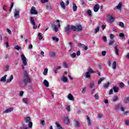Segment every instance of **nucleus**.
I'll list each match as a JSON object with an SVG mask.
<instances>
[{
    "label": "nucleus",
    "mask_w": 129,
    "mask_h": 129,
    "mask_svg": "<svg viewBox=\"0 0 129 129\" xmlns=\"http://www.w3.org/2000/svg\"><path fill=\"white\" fill-rule=\"evenodd\" d=\"M119 87H121V88L124 87V84L122 82L119 83Z\"/></svg>",
    "instance_id": "obj_41"
},
{
    "label": "nucleus",
    "mask_w": 129,
    "mask_h": 129,
    "mask_svg": "<svg viewBox=\"0 0 129 129\" xmlns=\"http://www.w3.org/2000/svg\"><path fill=\"white\" fill-rule=\"evenodd\" d=\"M73 10L74 12L77 11V6H76L75 4H73Z\"/></svg>",
    "instance_id": "obj_26"
},
{
    "label": "nucleus",
    "mask_w": 129,
    "mask_h": 129,
    "mask_svg": "<svg viewBox=\"0 0 129 129\" xmlns=\"http://www.w3.org/2000/svg\"><path fill=\"white\" fill-rule=\"evenodd\" d=\"M23 102L25 103L26 104H27V103H28V99L27 98H23Z\"/></svg>",
    "instance_id": "obj_47"
},
{
    "label": "nucleus",
    "mask_w": 129,
    "mask_h": 129,
    "mask_svg": "<svg viewBox=\"0 0 129 129\" xmlns=\"http://www.w3.org/2000/svg\"><path fill=\"white\" fill-rule=\"evenodd\" d=\"M14 110V108H10L9 109H6L5 111H4V113H9L10 112H12Z\"/></svg>",
    "instance_id": "obj_12"
},
{
    "label": "nucleus",
    "mask_w": 129,
    "mask_h": 129,
    "mask_svg": "<svg viewBox=\"0 0 129 129\" xmlns=\"http://www.w3.org/2000/svg\"><path fill=\"white\" fill-rule=\"evenodd\" d=\"M100 7L99 4H96L93 8V11L95 12V13H97L98 11L99 10Z\"/></svg>",
    "instance_id": "obj_7"
},
{
    "label": "nucleus",
    "mask_w": 129,
    "mask_h": 129,
    "mask_svg": "<svg viewBox=\"0 0 129 129\" xmlns=\"http://www.w3.org/2000/svg\"><path fill=\"white\" fill-rule=\"evenodd\" d=\"M87 121L88 123V125H90L91 124V122L90 121V119L88 116H87Z\"/></svg>",
    "instance_id": "obj_31"
},
{
    "label": "nucleus",
    "mask_w": 129,
    "mask_h": 129,
    "mask_svg": "<svg viewBox=\"0 0 129 129\" xmlns=\"http://www.w3.org/2000/svg\"><path fill=\"white\" fill-rule=\"evenodd\" d=\"M119 25L120 26V27H122V28H123V27H124V24L121 22L119 23Z\"/></svg>",
    "instance_id": "obj_55"
},
{
    "label": "nucleus",
    "mask_w": 129,
    "mask_h": 129,
    "mask_svg": "<svg viewBox=\"0 0 129 129\" xmlns=\"http://www.w3.org/2000/svg\"><path fill=\"white\" fill-rule=\"evenodd\" d=\"M40 123L42 125H45V120H41Z\"/></svg>",
    "instance_id": "obj_62"
},
{
    "label": "nucleus",
    "mask_w": 129,
    "mask_h": 129,
    "mask_svg": "<svg viewBox=\"0 0 129 129\" xmlns=\"http://www.w3.org/2000/svg\"><path fill=\"white\" fill-rule=\"evenodd\" d=\"M94 97H95V99L98 100V99L99 98V95H98V94H96L94 95Z\"/></svg>",
    "instance_id": "obj_52"
},
{
    "label": "nucleus",
    "mask_w": 129,
    "mask_h": 129,
    "mask_svg": "<svg viewBox=\"0 0 129 129\" xmlns=\"http://www.w3.org/2000/svg\"><path fill=\"white\" fill-rule=\"evenodd\" d=\"M119 37L121 38L123 40H125V38H124V34L121 33L119 34Z\"/></svg>",
    "instance_id": "obj_30"
},
{
    "label": "nucleus",
    "mask_w": 129,
    "mask_h": 129,
    "mask_svg": "<svg viewBox=\"0 0 129 129\" xmlns=\"http://www.w3.org/2000/svg\"><path fill=\"white\" fill-rule=\"evenodd\" d=\"M98 32H99V27H97L95 29V34H97Z\"/></svg>",
    "instance_id": "obj_44"
},
{
    "label": "nucleus",
    "mask_w": 129,
    "mask_h": 129,
    "mask_svg": "<svg viewBox=\"0 0 129 129\" xmlns=\"http://www.w3.org/2000/svg\"><path fill=\"white\" fill-rule=\"evenodd\" d=\"M87 73H89L90 74H91L92 73H95V72L93 71V70H92V69L90 68L88 69Z\"/></svg>",
    "instance_id": "obj_25"
},
{
    "label": "nucleus",
    "mask_w": 129,
    "mask_h": 129,
    "mask_svg": "<svg viewBox=\"0 0 129 129\" xmlns=\"http://www.w3.org/2000/svg\"><path fill=\"white\" fill-rule=\"evenodd\" d=\"M103 40L104 41V42H106V41H107V40L106 39V36H103Z\"/></svg>",
    "instance_id": "obj_58"
},
{
    "label": "nucleus",
    "mask_w": 129,
    "mask_h": 129,
    "mask_svg": "<svg viewBox=\"0 0 129 129\" xmlns=\"http://www.w3.org/2000/svg\"><path fill=\"white\" fill-rule=\"evenodd\" d=\"M14 79V76L11 75L9 79L7 80V83H10V82H12V80Z\"/></svg>",
    "instance_id": "obj_21"
},
{
    "label": "nucleus",
    "mask_w": 129,
    "mask_h": 129,
    "mask_svg": "<svg viewBox=\"0 0 129 129\" xmlns=\"http://www.w3.org/2000/svg\"><path fill=\"white\" fill-rule=\"evenodd\" d=\"M83 48L84 49V50H85L86 51V50L88 49V47L86 46H84L83 47Z\"/></svg>",
    "instance_id": "obj_64"
},
{
    "label": "nucleus",
    "mask_w": 129,
    "mask_h": 129,
    "mask_svg": "<svg viewBox=\"0 0 129 129\" xmlns=\"http://www.w3.org/2000/svg\"><path fill=\"white\" fill-rule=\"evenodd\" d=\"M121 7H122V4H121V3H119L118 5L115 7L114 10H115V9L116 10H118V11H121Z\"/></svg>",
    "instance_id": "obj_11"
},
{
    "label": "nucleus",
    "mask_w": 129,
    "mask_h": 129,
    "mask_svg": "<svg viewBox=\"0 0 129 129\" xmlns=\"http://www.w3.org/2000/svg\"><path fill=\"white\" fill-rule=\"evenodd\" d=\"M30 23L32 26H33V29L36 30L37 29V25H36V22H35V20H34V17H31L30 18Z\"/></svg>",
    "instance_id": "obj_3"
},
{
    "label": "nucleus",
    "mask_w": 129,
    "mask_h": 129,
    "mask_svg": "<svg viewBox=\"0 0 129 129\" xmlns=\"http://www.w3.org/2000/svg\"><path fill=\"white\" fill-rule=\"evenodd\" d=\"M38 39H39V40H42V39H43V36H42V35H41V33H38Z\"/></svg>",
    "instance_id": "obj_50"
},
{
    "label": "nucleus",
    "mask_w": 129,
    "mask_h": 129,
    "mask_svg": "<svg viewBox=\"0 0 129 129\" xmlns=\"http://www.w3.org/2000/svg\"><path fill=\"white\" fill-rule=\"evenodd\" d=\"M125 124H126V125H127L128 126H129V120H125Z\"/></svg>",
    "instance_id": "obj_56"
},
{
    "label": "nucleus",
    "mask_w": 129,
    "mask_h": 129,
    "mask_svg": "<svg viewBox=\"0 0 129 129\" xmlns=\"http://www.w3.org/2000/svg\"><path fill=\"white\" fill-rule=\"evenodd\" d=\"M75 122H76V127H79V126H80V123H79V121H78V120H76Z\"/></svg>",
    "instance_id": "obj_35"
},
{
    "label": "nucleus",
    "mask_w": 129,
    "mask_h": 129,
    "mask_svg": "<svg viewBox=\"0 0 129 129\" xmlns=\"http://www.w3.org/2000/svg\"><path fill=\"white\" fill-rule=\"evenodd\" d=\"M49 55L51 56V57H55L56 54L55 52H49Z\"/></svg>",
    "instance_id": "obj_45"
},
{
    "label": "nucleus",
    "mask_w": 129,
    "mask_h": 129,
    "mask_svg": "<svg viewBox=\"0 0 129 129\" xmlns=\"http://www.w3.org/2000/svg\"><path fill=\"white\" fill-rule=\"evenodd\" d=\"M69 45H70V51H71V50H72V47H73V46H72V42H70L69 43Z\"/></svg>",
    "instance_id": "obj_60"
},
{
    "label": "nucleus",
    "mask_w": 129,
    "mask_h": 129,
    "mask_svg": "<svg viewBox=\"0 0 129 129\" xmlns=\"http://www.w3.org/2000/svg\"><path fill=\"white\" fill-rule=\"evenodd\" d=\"M76 31L77 32H81L82 31V26L79 25L76 26Z\"/></svg>",
    "instance_id": "obj_14"
},
{
    "label": "nucleus",
    "mask_w": 129,
    "mask_h": 129,
    "mask_svg": "<svg viewBox=\"0 0 129 129\" xmlns=\"http://www.w3.org/2000/svg\"><path fill=\"white\" fill-rule=\"evenodd\" d=\"M66 109H67L68 112H70V111H71L70 105H67V107H66Z\"/></svg>",
    "instance_id": "obj_40"
},
{
    "label": "nucleus",
    "mask_w": 129,
    "mask_h": 129,
    "mask_svg": "<svg viewBox=\"0 0 129 129\" xmlns=\"http://www.w3.org/2000/svg\"><path fill=\"white\" fill-rule=\"evenodd\" d=\"M51 27L53 29V30L54 32H58V27H57V25H56L55 24H52Z\"/></svg>",
    "instance_id": "obj_13"
},
{
    "label": "nucleus",
    "mask_w": 129,
    "mask_h": 129,
    "mask_svg": "<svg viewBox=\"0 0 129 129\" xmlns=\"http://www.w3.org/2000/svg\"><path fill=\"white\" fill-rule=\"evenodd\" d=\"M113 92V89H111L110 90L109 92V95H111V94H112Z\"/></svg>",
    "instance_id": "obj_57"
},
{
    "label": "nucleus",
    "mask_w": 129,
    "mask_h": 129,
    "mask_svg": "<svg viewBox=\"0 0 129 129\" xmlns=\"http://www.w3.org/2000/svg\"><path fill=\"white\" fill-rule=\"evenodd\" d=\"M51 39H52L53 41H55V42L59 41V38H57L55 37H52Z\"/></svg>",
    "instance_id": "obj_42"
},
{
    "label": "nucleus",
    "mask_w": 129,
    "mask_h": 129,
    "mask_svg": "<svg viewBox=\"0 0 129 129\" xmlns=\"http://www.w3.org/2000/svg\"><path fill=\"white\" fill-rule=\"evenodd\" d=\"M85 78H88L89 79H90L91 78V76H90V74L87 72L85 73Z\"/></svg>",
    "instance_id": "obj_18"
},
{
    "label": "nucleus",
    "mask_w": 129,
    "mask_h": 129,
    "mask_svg": "<svg viewBox=\"0 0 129 129\" xmlns=\"http://www.w3.org/2000/svg\"><path fill=\"white\" fill-rule=\"evenodd\" d=\"M14 17L15 19H19L20 18V11L15 9L14 11Z\"/></svg>",
    "instance_id": "obj_6"
},
{
    "label": "nucleus",
    "mask_w": 129,
    "mask_h": 129,
    "mask_svg": "<svg viewBox=\"0 0 129 129\" xmlns=\"http://www.w3.org/2000/svg\"><path fill=\"white\" fill-rule=\"evenodd\" d=\"M114 38V35L112 34H110V39H113Z\"/></svg>",
    "instance_id": "obj_63"
},
{
    "label": "nucleus",
    "mask_w": 129,
    "mask_h": 129,
    "mask_svg": "<svg viewBox=\"0 0 129 129\" xmlns=\"http://www.w3.org/2000/svg\"><path fill=\"white\" fill-rule=\"evenodd\" d=\"M112 89H113V90H114V92L115 93H116L117 92H118L119 91V89L118 88V87H117L116 86L113 87Z\"/></svg>",
    "instance_id": "obj_23"
},
{
    "label": "nucleus",
    "mask_w": 129,
    "mask_h": 129,
    "mask_svg": "<svg viewBox=\"0 0 129 129\" xmlns=\"http://www.w3.org/2000/svg\"><path fill=\"white\" fill-rule=\"evenodd\" d=\"M112 69L114 70L116 69V61H113L112 64Z\"/></svg>",
    "instance_id": "obj_29"
},
{
    "label": "nucleus",
    "mask_w": 129,
    "mask_h": 129,
    "mask_svg": "<svg viewBox=\"0 0 129 129\" xmlns=\"http://www.w3.org/2000/svg\"><path fill=\"white\" fill-rule=\"evenodd\" d=\"M109 84H110V83H109V82H107V83L106 84H105L103 86V88H107V87H108V86H109Z\"/></svg>",
    "instance_id": "obj_37"
},
{
    "label": "nucleus",
    "mask_w": 129,
    "mask_h": 129,
    "mask_svg": "<svg viewBox=\"0 0 129 129\" xmlns=\"http://www.w3.org/2000/svg\"><path fill=\"white\" fill-rule=\"evenodd\" d=\"M82 93H84L85 92H86V87L82 88Z\"/></svg>",
    "instance_id": "obj_53"
},
{
    "label": "nucleus",
    "mask_w": 129,
    "mask_h": 129,
    "mask_svg": "<svg viewBox=\"0 0 129 129\" xmlns=\"http://www.w3.org/2000/svg\"><path fill=\"white\" fill-rule=\"evenodd\" d=\"M30 14L31 15H38V12L36 10V8L35 7L33 6L31 7Z\"/></svg>",
    "instance_id": "obj_5"
},
{
    "label": "nucleus",
    "mask_w": 129,
    "mask_h": 129,
    "mask_svg": "<svg viewBox=\"0 0 129 129\" xmlns=\"http://www.w3.org/2000/svg\"><path fill=\"white\" fill-rule=\"evenodd\" d=\"M87 14H88L89 16H92V12H91V10H88V11H87Z\"/></svg>",
    "instance_id": "obj_48"
},
{
    "label": "nucleus",
    "mask_w": 129,
    "mask_h": 129,
    "mask_svg": "<svg viewBox=\"0 0 129 129\" xmlns=\"http://www.w3.org/2000/svg\"><path fill=\"white\" fill-rule=\"evenodd\" d=\"M43 84L45 87H49V82L47 80H44L43 81Z\"/></svg>",
    "instance_id": "obj_20"
},
{
    "label": "nucleus",
    "mask_w": 129,
    "mask_h": 129,
    "mask_svg": "<svg viewBox=\"0 0 129 129\" xmlns=\"http://www.w3.org/2000/svg\"><path fill=\"white\" fill-rule=\"evenodd\" d=\"M63 122H64L66 124H68V123H69V118H68V117L67 116L64 118Z\"/></svg>",
    "instance_id": "obj_19"
},
{
    "label": "nucleus",
    "mask_w": 129,
    "mask_h": 129,
    "mask_svg": "<svg viewBox=\"0 0 129 129\" xmlns=\"http://www.w3.org/2000/svg\"><path fill=\"white\" fill-rule=\"evenodd\" d=\"M124 103H128L129 102V96L126 98L124 99L123 100Z\"/></svg>",
    "instance_id": "obj_38"
},
{
    "label": "nucleus",
    "mask_w": 129,
    "mask_h": 129,
    "mask_svg": "<svg viewBox=\"0 0 129 129\" xmlns=\"http://www.w3.org/2000/svg\"><path fill=\"white\" fill-rule=\"evenodd\" d=\"M23 74H24V77L25 78L29 77V74H28V72H27V71H24V73H23Z\"/></svg>",
    "instance_id": "obj_36"
},
{
    "label": "nucleus",
    "mask_w": 129,
    "mask_h": 129,
    "mask_svg": "<svg viewBox=\"0 0 129 129\" xmlns=\"http://www.w3.org/2000/svg\"><path fill=\"white\" fill-rule=\"evenodd\" d=\"M25 121L26 123H28V126L30 128L33 127V122L31 121V117L30 116H27L25 119Z\"/></svg>",
    "instance_id": "obj_2"
},
{
    "label": "nucleus",
    "mask_w": 129,
    "mask_h": 129,
    "mask_svg": "<svg viewBox=\"0 0 129 129\" xmlns=\"http://www.w3.org/2000/svg\"><path fill=\"white\" fill-rule=\"evenodd\" d=\"M71 29H72V31L74 32H75L76 31V26H73V25H70Z\"/></svg>",
    "instance_id": "obj_39"
},
{
    "label": "nucleus",
    "mask_w": 129,
    "mask_h": 129,
    "mask_svg": "<svg viewBox=\"0 0 129 129\" xmlns=\"http://www.w3.org/2000/svg\"><path fill=\"white\" fill-rule=\"evenodd\" d=\"M71 58H75L76 57V53H73L71 55Z\"/></svg>",
    "instance_id": "obj_51"
},
{
    "label": "nucleus",
    "mask_w": 129,
    "mask_h": 129,
    "mask_svg": "<svg viewBox=\"0 0 129 129\" xmlns=\"http://www.w3.org/2000/svg\"><path fill=\"white\" fill-rule=\"evenodd\" d=\"M48 73V69H45L43 73V75H47Z\"/></svg>",
    "instance_id": "obj_43"
},
{
    "label": "nucleus",
    "mask_w": 129,
    "mask_h": 129,
    "mask_svg": "<svg viewBox=\"0 0 129 129\" xmlns=\"http://www.w3.org/2000/svg\"><path fill=\"white\" fill-rule=\"evenodd\" d=\"M117 100H118V98L117 97V96H114L112 99V101L113 102H115V101H117Z\"/></svg>",
    "instance_id": "obj_32"
},
{
    "label": "nucleus",
    "mask_w": 129,
    "mask_h": 129,
    "mask_svg": "<svg viewBox=\"0 0 129 129\" xmlns=\"http://www.w3.org/2000/svg\"><path fill=\"white\" fill-rule=\"evenodd\" d=\"M55 129H64L58 121L55 122Z\"/></svg>",
    "instance_id": "obj_8"
},
{
    "label": "nucleus",
    "mask_w": 129,
    "mask_h": 129,
    "mask_svg": "<svg viewBox=\"0 0 129 129\" xmlns=\"http://www.w3.org/2000/svg\"><path fill=\"white\" fill-rule=\"evenodd\" d=\"M16 50H17L18 51H19V50H20V49H21V47H20V46L19 45H16L15 47Z\"/></svg>",
    "instance_id": "obj_54"
},
{
    "label": "nucleus",
    "mask_w": 129,
    "mask_h": 129,
    "mask_svg": "<svg viewBox=\"0 0 129 129\" xmlns=\"http://www.w3.org/2000/svg\"><path fill=\"white\" fill-rule=\"evenodd\" d=\"M60 5L61 9H63V10H65V9H66V7L65 6V3H64V2L62 1L61 2H60Z\"/></svg>",
    "instance_id": "obj_22"
},
{
    "label": "nucleus",
    "mask_w": 129,
    "mask_h": 129,
    "mask_svg": "<svg viewBox=\"0 0 129 129\" xmlns=\"http://www.w3.org/2000/svg\"><path fill=\"white\" fill-rule=\"evenodd\" d=\"M42 4H45V3H48V0H41Z\"/></svg>",
    "instance_id": "obj_61"
},
{
    "label": "nucleus",
    "mask_w": 129,
    "mask_h": 129,
    "mask_svg": "<svg viewBox=\"0 0 129 129\" xmlns=\"http://www.w3.org/2000/svg\"><path fill=\"white\" fill-rule=\"evenodd\" d=\"M61 80L63 81V82L66 83L67 81H68V79H67V78L65 77L64 76H63Z\"/></svg>",
    "instance_id": "obj_34"
},
{
    "label": "nucleus",
    "mask_w": 129,
    "mask_h": 129,
    "mask_svg": "<svg viewBox=\"0 0 129 129\" xmlns=\"http://www.w3.org/2000/svg\"><path fill=\"white\" fill-rule=\"evenodd\" d=\"M95 85V82L92 81L91 82L90 84V88H94V86Z\"/></svg>",
    "instance_id": "obj_24"
},
{
    "label": "nucleus",
    "mask_w": 129,
    "mask_h": 129,
    "mask_svg": "<svg viewBox=\"0 0 129 129\" xmlns=\"http://www.w3.org/2000/svg\"><path fill=\"white\" fill-rule=\"evenodd\" d=\"M107 17L109 23H113L114 22V18L111 16V15H108Z\"/></svg>",
    "instance_id": "obj_10"
},
{
    "label": "nucleus",
    "mask_w": 129,
    "mask_h": 129,
    "mask_svg": "<svg viewBox=\"0 0 129 129\" xmlns=\"http://www.w3.org/2000/svg\"><path fill=\"white\" fill-rule=\"evenodd\" d=\"M63 66L64 68H68V64L66 62H63Z\"/></svg>",
    "instance_id": "obj_46"
},
{
    "label": "nucleus",
    "mask_w": 129,
    "mask_h": 129,
    "mask_svg": "<svg viewBox=\"0 0 129 129\" xmlns=\"http://www.w3.org/2000/svg\"><path fill=\"white\" fill-rule=\"evenodd\" d=\"M113 43H114V40H110L108 44L109 46H111V45H112L113 44Z\"/></svg>",
    "instance_id": "obj_49"
},
{
    "label": "nucleus",
    "mask_w": 129,
    "mask_h": 129,
    "mask_svg": "<svg viewBox=\"0 0 129 129\" xmlns=\"http://www.w3.org/2000/svg\"><path fill=\"white\" fill-rule=\"evenodd\" d=\"M114 48L115 49V53L116 54V55H119L118 52H119V50H118V49H117L116 46H114Z\"/></svg>",
    "instance_id": "obj_33"
},
{
    "label": "nucleus",
    "mask_w": 129,
    "mask_h": 129,
    "mask_svg": "<svg viewBox=\"0 0 129 129\" xmlns=\"http://www.w3.org/2000/svg\"><path fill=\"white\" fill-rule=\"evenodd\" d=\"M120 106V109L121 111H124V108L121 106V105L118 104L116 105V107H115V109H118V107Z\"/></svg>",
    "instance_id": "obj_15"
},
{
    "label": "nucleus",
    "mask_w": 129,
    "mask_h": 129,
    "mask_svg": "<svg viewBox=\"0 0 129 129\" xmlns=\"http://www.w3.org/2000/svg\"><path fill=\"white\" fill-rule=\"evenodd\" d=\"M7 75H5L4 77H2L1 80H0V81L1 82H6L7 81Z\"/></svg>",
    "instance_id": "obj_16"
},
{
    "label": "nucleus",
    "mask_w": 129,
    "mask_h": 129,
    "mask_svg": "<svg viewBox=\"0 0 129 129\" xmlns=\"http://www.w3.org/2000/svg\"><path fill=\"white\" fill-rule=\"evenodd\" d=\"M46 9L47 10H48V11H51V10H52V8H51V4H47L46 5Z\"/></svg>",
    "instance_id": "obj_27"
},
{
    "label": "nucleus",
    "mask_w": 129,
    "mask_h": 129,
    "mask_svg": "<svg viewBox=\"0 0 129 129\" xmlns=\"http://www.w3.org/2000/svg\"><path fill=\"white\" fill-rule=\"evenodd\" d=\"M21 58L23 64V65H22V69L24 70V69H25V66H27L28 65V62H27V58H26L25 54H21Z\"/></svg>",
    "instance_id": "obj_1"
},
{
    "label": "nucleus",
    "mask_w": 129,
    "mask_h": 129,
    "mask_svg": "<svg viewBox=\"0 0 129 129\" xmlns=\"http://www.w3.org/2000/svg\"><path fill=\"white\" fill-rule=\"evenodd\" d=\"M68 98L69 100H72V101H74V98L73 97V95H72L71 94H69L68 95Z\"/></svg>",
    "instance_id": "obj_17"
},
{
    "label": "nucleus",
    "mask_w": 129,
    "mask_h": 129,
    "mask_svg": "<svg viewBox=\"0 0 129 129\" xmlns=\"http://www.w3.org/2000/svg\"><path fill=\"white\" fill-rule=\"evenodd\" d=\"M71 29V26L70 25L68 24L64 28V31L66 34H69L70 33V30Z\"/></svg>",
    "instance_id": "obj_4"
},
{
    "label": "nucleus",
    "mask_w": 129,
    "mask_h": 129,
    "mask_svg": "<svg viewBox=\"0 0 129 129\" xmlns=\"http://www.w3.org/2000/svg\"><path fill=\"white\" fill-rule=\"evenodd\" d=\"M104 79H105V78H101L98 82V84L99 85L100 84H101V82H102V81H103V80H104Z\"/></svg>",
    "instance_id": "obj_28"
},
{
    "label": "nucleus",
    "mask_w": 129,
    "mask_h": 129,
    "mask_svg": "<svg viewBox=\"0 0 129 129\" xmlns=\"http://www.w3.org/2000/svg\"><path fill=\"white\" fill-rule=\"evenodd\" d=\"M23 82H24V84L26 85L27 84V83L31 82V79H30V78L29 77L27 78H25L23 80Z\"/></svg>",
    "instance_id": "obj_9"
},
{
    "label": "nucleus",
    "mask_w": 129,
    "mask_h": 129,
    "mask_svg": "<svg viewBox=\"0 0 129 129\" xmlns=\"http://www.w3.org/2000/svg\"><path fill=\"white\" fill-rule=\"evenodd\" d=\"M7 32L9 35H12V31H11V30L7 29Z\"/></svg>",
    "instance_id": "obj_59"
}]
</instances>
